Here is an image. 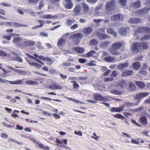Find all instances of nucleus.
Here are the masks:
<instances>
[{"instance_id": "nucleus-1", "label": "nucleus", "mask_w": 150, "mask_h": 150, "mask_svg": "<svg viewBox=\"0 0 150 150\" xmlns=\"http://www.w3.org/2000/svg\"><path fill=\"white\" fill-rule=\"evenodd\" d=\"M123 45V43L121 41L115 42L112 44L111 47L108 49L110 53L112 55H117L120 54V53L117 50Z\"/></svg>"}, {"instance_id": "nucleus-2", "label": "nucleus", "mask_w": 150, "mask_h": 150, "mask_svg": "<svg viewBox=\"0 0 150 150\" xmlns=\"http://www.w3.org/2000/svg\"><path fill=\"white\" fill-rule=\"evenodd\" d=\"M116 0H112L106 3L105 8L108 12H112L116 9Z\"/></svg>"}, {"instance_id": "nucleus-3", "label": "nucleus", "mask_w": 150, "mask_h": 150, "mask_svg": "<svg viewBox=\"0 0 150 150\" xmlns=\"http://www.w3.org/2000/svg\"><path fill=\"white\" fill-rule=\"evenodd\" d=\"M130 50L133 54L141 52H142V48H140V42H135L133 43L131 45Z\"/></svg>"}, {"instance_id": "nucleus-4", "label": "nucleus", "mask_w": 150, "mask_h": 150, "mask_svg": "<svg viewBox=\"0 0 150 150\" xmlns=\"http://www.w3.org/2000/svg\"><path fill=\"white\" fill-rule=\"evenodd\" d=\"M83 35L80 33H76L73 35L69 37V38L74 40L73 42L74 44L77 45L80 41L81 38L83 37Z\"/></svg>"}, {"instance_id": "nucleus-5", "label": "nucleus", "mask_w": 150, "mask_h": 150, "mask_svg": "<svg viewBox=\"0 0 150 150\" xmlns=\"http://www.w3.org/2000/svg\"><path fill=\"white\" fill-rule=\"evenodd\" d=\"M93 98L97 101H108L109 100V99L108 98L97 93L94 95Z\"/></svg>"}, {"instance_id": "nucleus-6", "label": "nucleus", "mask_w": 150, "mask_h": 150, "mask_svg": "<svg viewBox=\"0 0 150 150\" xmlns=\"http://www.w3.org/2000/svg\"><path fill=\"white\" fill-rule=\"evenodd\" d=\"M64 6L67 9H71L73 6V4L71 0H64Z\"/></svg>"}, {"instance_id": "nucleus-7", "label": "nucleus", "mask_w": 150, "mask_h": 150, "mask_svg": "<svg viewBox=\"0 0 150 150\" xmlns=\"http://www.w3.org/2000/svg\"><path fill=\"white\" fill-rule=\"evenodd\" d=\"M149 95V93L148 92L141 93L137 94L135 98L136 99L140 100L141 99Z\"/></svg>"}, {"instance_id": "nucleus-8", "label": "nucleus", "mask_w": 150, "mask_h": 150, "mask_svg": "<svg viewBox=\"0 0 150 150\" xmlns=\"http://www.w3.org/2000/svg\"><path fill=\"white\" fill-rule=\"evenodd\" d=\"M22 38L19 37H15L13 40V42L18 47H21L22 45L21 42L22 40Z\"/></svg>"}, {"instance_id": "nucleus-9", "label": "nucleus", "mask_w": 150, "mask_h": 150, "mask_svg": "<svg viewBox=\"0 0 150 150\" xmlns=\"http://www.w3.org/2000/svg\"><path fill=\"white\" fill-rule=\"evenodd\" d=\"M98 55V54L96 51L94 50H91L85 55V57H92L94 58L97 57Z\"/></svg>"}, {"instance_id": "nucleus-10", "label": "nucleus", "mask_w": 150, "mask_h": 150, "mask_svg": "<svg viewBox=\"0 0 150 150\" xmlns=\"http://www.w3.org/2000/svg\"><path fill=\"white\" fill-rule=\"evenodd\" d=\"M125 107L124 106H122L117 108L112 107L110 110V112H120L124 110Z\"/></svg>"}, {"instance_id": "nucleus-11", "label": "nucleus", "mask_w": 150, "mask_h": 150, "mask_svg": "<svg viewBox=\"0 0 150 150\" xmlns=\"http://www.w3.org/2000/svg\"><path fill=\"white\" fill-rule=\"evenodd\" d=\"M123 17L120 14H115L112 16L111 17L112 21H118L122 20L123 18Z\"/></svg>"}, {"instance_id": "nucleus-12", "label": "nucleus", "mask_w": 150, "mask_h": 150, "mask_svg": "<svg viewBox=\"0 0 150 150\" xmlns=\"http://www.w3.org/2000/svg\"><path fill=\"white\" fill-rule=\"evenodd\" d=\"M81 6L83 10V13L85 14L88 13L89 11V8L88 5L86 3H82Z\"/></svg>"}, {"instance_id": "nucleus-13", "label": "nucleus", "mask_w": 150, "mask_h": 150, "mask_svg": "<svg viewBox=\"0 0 150 150\" xmlns=\"http://www.w3.org/2000/svg\"><path fill=\"white\" fill-rule=\"evenodd\" d=\"M48 88L52 90H61L62 88V86L55 83H53L49 85Z\"/></svg>"}, {"instance_id": "nucleus-14", "label": "nucleus", "mask_w": 150, "mask_h": 150, "mask_svg": "<svg viewBox=\"0 0 150 150\" xmlns=\"http://www.w3.org/2000/svg\"><path fill=\"white\" fill-rule=\"evenodd\" d=\"M129 30V28L128 27L120 28L119 33L122 35H126L128 33Z\"/></svg>"}, {"instance_id": "nucleus-15", "label": "nucleus", "mask_w": 150, "mask_h": 150, "mask_svg": "<svg viewBox=\"0 0 150 150\" xmlns=\"http://www.w3.org/2000/svg\"><path fill=\"white\" fill-rule=\"evenodd\" d=\"M139 121L141 124L146 125L148 124V121L146 117L145 116H141L139 118Z\"/></svg>"}, {"instance_id": "nucleus-16", "label": "nucleus", "mask_w": 150, "mask_h": 150, "mask_svg": "<svg viewBox=\"0 0 150 150\" xmlns=\"http://www.w3.org/2000/svg\"><path fill=\"white\" fill-rule=\"evenodd\" d=\"M81 11V7L80 4H78L76 5L73 10V12L75 15H79Z\"/></svg>"}, {"instance_id": "nucleus-17", "label": "nucleus", "mask_w": 150, "mask_h": 150, "mask_svg": "<svg viewBox=\"0 0 150 150\" xmlns=\"http://www.w3.org/2000/svg\"><path fill=\"white\" fill-rule=\"evenodd\" d=\"M128 22L130 23L137 24L141 22L142 20L139 18H134L130 19Z\"/></svg>"}, {"instance_id": "nucleus-18", "label": "nucleus", "mask_w": 150, "mask_h": 150, "mask_svg": "<svg viewBox=\"0 0 150 150\" xmlns=\"http://www.w3.org/2000/svg\"><path fill=\"white\" fill-rule=\"evenodd\" d=\"M97 35L99 38L100 40H104L107 38H110V37L106 34L100 33H97Z\"/></svg>"}, {"instance_id": "nucleus-19", "label": "nucleus", "mask_w": 150, "mask_h": 150, "mask_svg": "<svg viewBox=\"0 0 150 150\" xmlns=\"http://www.w3.org/2000/svg\"><path fill=\"white\" fill-rule=\"evenodd\" d=\"M134 72L131 70H127L124 71L121 74V75L122 77H126L128 76H130L132 75Z\"/></svg>"}, {"instance_id": "nucleus-20", "label": "nucleus", "mask_w": 150, "mask_h": 150, "mask_svg": "<svg viewBox=\"0 0 150 150\" xmlns=\"http://www.w3.org/2000/svg\"><path fill=\"white\" fill-rule=\"evenodd\" d=\"M141 6V2L140 1H137L135 2L132 3L131 4L130 6L132 7L138 8H140Z\"/></svg>"}, {"instance_id": "nucleus-21", "label": "nucleus", "mask_w": 150, "mask_h": 150, "mask_svg": "<svg viewBox=\"0 0 150 150\" xmlns=\"http://www.w3.org/2000/svg\"><path fill=\"white\" fill-rule=\"evenodd\" d=\"M76 52L78 53L82 54L83 53L85 50L84 47H75L73 48Z\"/></svg>"}, {"instance_id": "nucleus-22", "label": "nucleus", "mask_w": 150, "mask_h": 150, "mask_svg": "<svg viewBox=\"0 0 150 150\" xmlns=\"http://www.w3.org/2000/svg\"><path fill=\"white\" fill-rule=\"evenodd\" d=\"M135 83L138 87L140 88H143L145 86V83L141 81H135Z\"/></svg>"}, {"instance_id": "nucleus-23", "label": "nucleus", "mask_w": 150, "mask_h": 150, "mask_svg": "<svg viewBox=\"0 0 150 150\" xmlns=\"http://www.w3.org/2000/svg\"><path fill=\"white\" fill-rule=\"evenodd\" d=\"M93 30V29L90 27L85 28L83 29V32L86 35L91 34Z\"/></svg>"}, {"instance_id": "nucleus-24", "label": "nucleus", "mask_w": 150, "mask_h": 150, "mask_svg": "<svg viewBox=\"0 0 150 150\" xmlns=\"http://www.w3.org/2000/svg\"><path fill=\"white\" fill-rule=\"evenodd\" d=\"M24 79L19 80L16 81H8L5 80L6 81L8 82L10 84L18 85L19 84H22L23 82V81Z\"/></svg>"}, {"instance_id": "nucleus-25", "label": "nucleus", "mask_w": 150, "mask_h": 150, "mask_svg": "<svg viewBox=\"0 0 150 150\" xmlns=\"http://www.w3.org/2000/svg\"><path fill=\"white\" fill-rule=\"evenodd\" d=\"M140 48H142V51L144 50H146L148 49L149 46L146 42H142L140 43Z\"/></svg>"}, {"instance_id": "nucleus-26", "label": "nucleus", "mask_w": 150, "mask_h": 150, "mask_svg": "<svg viewBox=\"0 0 150 150\" xmlns=\"http://www.w3.org/2000/svg\"><path fill=\"white\" fill-rule=\"evenodd\" d=\"M66 42V40L61 37L58 40L57 44V45L59 47L62 46L63 45L65 44Z\"/></svg>"}, {"instance_id": "nucleus-27", "label": "nucleus", "mask_w": 150, "mask_h": 150, "mask_svg": "<svg viewBox=\"0 0 150 150\" xmlns=\"http://www.w3.org/2000/svg\"><path fill=\"white\" fill-rule=\"evenodd\" d=\"M110 44V42L109 41H105L101 43L100 46L103 48H106L109 46Z\"/></svg>"}, {"instance_id": "nucleus-28", "label": "nucleus", "mask_w": 150, "mask_h": 150, "mask_svg": "<svg viewBox=\"0 0 150 150\" xmlns=\"http://www.w3.org/2000/svg\"><path fill=\"white\" fill-rule=\"evenodd\" d=\"M107 32L109 34L113 35L115 37H116L117 36V33L116 32L114 31L112 29L110 28H108Z\"/></svg>"}, {"instance_id": "nucleus-29", "label": "nucleus", "mask_w": 150, "mask_h": 150, "mask_svg": "<svg viewBox=\"0 0 150 150\" xmlns=\"http://www.w3.org/2000/svg\"><path fill=\"white\" fill-rule=\"evenodd\" d=\"M118 85L121 88L125 87L127 85L126 81L124 80H122L119 81L117 83Z\"/></svg>"}, {"instance_id": "nucleus-30", "label": "nucleus", "mask_w": 150, "mask_h": 150, "mask_svg": "<svg viewBox=\"0 0 150 150\" xmlns=\"http://www.w3.org/2000/svg\"><path fill=\"white\" fill-rule=\"evenodd\" d=\"M105 61L108 62H110L114 61L115 60L114 57L110 56L106 57L104 58Z\"/></svg>"}, {"instance_id": "nucleus-31", "label": "nucleus", "mask_w": 150, "mask_h": 150, "mask_svg": "<svg viewBox=\"0 0 150 150\" xmlns=\"http://www.w3.org/2000/svg\"><path fill=\"white\" fill-rule=\"evenodd\" d=\"M15 27H28V25H23L21 23L17 22L12 23V26Z\"/></svg>"}, {"instance_id": "nucleus-32", "label": "nucleus", "mask_w": 150, "mask_h": 150, "mask_svg": "<svg viewBox=\"0 0 150 150\" xmlns=\"http://www.w3.org/2000/svg\"><path fill=\"white\" fill-rule=\"evenodd\" d=\"M110 92L112 94L116 95H121L122 93V92L121 91L115 89H112L110 91Z\"/></svg>"}, {"instance_id": "nucleus-33", "label": "nucleus", "mask_w": 150, "mask_h": 150, "mask_svg": "<svg viewBox=\"0 0 150 150\" xmlns=\"http://www.w3.org/2000/svg\"><path fill=\"white\" fill-rule=\"evenodd\" d=\"M26 84L30 85H37L38 84V82L31 80L26 81H25Z\"/></svg>"}, {"instance_id": "nucleus-34", "label": "nucleus", "mask_w": 150, "mask_h": 150, "mask_svg": "<svg viewBox=\"0 0 150 150\" xmlns=\"http://www.w3.org/2000/svg\"><path fill=\"white\" fill-rule=\"evenodd\" d=\"M133 69H139L141 66L140 63L139 62H134L133 64Z\"/></svg>"}, {"instance_id": "nucleus-35", "label": "nucleus", "mask_w": 150, "mask_h": 150, "mask_svg": "<svg viewBox=\"0 0 150 150\" xmlns=\"http://www.w3.org/2000/svg\"><path fill=\"white\" fill-rule=\"evenodd\" d=\"M128 65V64L127 63H125L119 64L117 66V68L118 69H122L127 67Z\"/></svg>"}, {"instance_id": "nucleus-36", "label": "nucleus", "mask_w": 150, "mask_h": 150, "mask_svg": "<svg viewBox=\"0 0 150 150\" xmlns=\"http://www.w3.org/2000/svg\"><path fill=\"white\" fill-rule=\"evenodd\" d=\"M28 62L30 65L33 66H35L36 68L39 69H40L42 67V66L40 64L36 62H30L28 61Z\"/></svg>"}, {"instance_id": "nucleus-37", "label": "nucleus", "mask_w": 150, "mask_h": 150, "mask_svg": "<svg viewBox=\"0 0 150 150\" xmlns=\"http://www.w3.org/2000/svg\"><path fill=\"white\" fill-rule=\"evenodd\" d=\"M75 21H76L75 19H72V20H71L69 19H68L66 21V24L67 25L70 26L73 23L75 22Z\"/></svg>"}, {"instance_id": "nucleus-38", "label": "nucleus", "mask_w": 150, "mask_h": 150, "mask_svg": "<svg viewBox=\"0 0 150 150\" xmlns=\"http://www.w3.org/2000/svg\"><path fill=\"white\" fill-rule=\"evenodd\" d=\"M71 82L73 83V88L74 89H78L79 87V85L77 82L75 81H71Z\"/></svg>"}, {"instance_id": "nucleus-39", "label": "nucleus", "mask_w": 150, "mask_h": 150, "mask_svg": "<svg viewBox=\"0 0 150 150\" xmlns=\"http://www.w3.org/2000/svg\"><path fill=\"white\" fill-rule=\"evenodd\" d=\"M98 43L97 40L95 39H93L90 40V45L91 46H94L97 45Z\"/></svg>"}, {"instance_id": "nucleus-40", "label": "nucleus", "mask_w": 150, "mask_h": 150, "mask_svg": "<svg viewBox=\"0 0 150 150\" xmlns=\"http://www.w3.org/2000/svg\"><path fill=\"white\" fill-rule=\"evenodd\" d=\"M147 72L146 69L142 68L141 70L139 71V73L142 75H146L147 74Z\"/></svg>"}, {"instance_id": "nucleus-41", "label": "nucleus", "mask_w": 150, "mask_h": 150, "mask_svg": "<svg viewBox=\"0 0 150 150\" xmlns=\"http://www.w3.org/2000/svg\"><path fill=\"white\" fill-rule=\"evenodd\" d=\"M12 60L13 61H17L21 63H22L23 62L22 58L21 57L18 56L13 57V58Z\"/></svg>"}, {"instance_id": "nucleus-42", "label": "nucleus", "mask_w": 150, "mask_h": 150, "mask_svg": "<svg viewBox=\"0 0 150 150\" xmlns=\"http://www.w3.org/2000/svg\"><path fill=\"white\" fill-rule=\"evenodd\" d=\"M113 117L118 119H123L125 118V117L122 115L120 114H117L116 115H112Z\"/></svg>"}, {"instance_id": "nucleus-43", "label": "nucleus", "mask_w": 150, "mask_h": 150, "mask_svg": "<svg viewBox=\"0 0 150 150\" xmlns=\"http://www.w3.org/2000/svg\"><path fill=\"white\" fill-rule=\"evenodd\" d=\"M137 13L139 16H141L145 14V11L144 9H142L137 11Z\"/></svg>"}, {"instance_id": "nucleus-44", "label": "nucleus", "mask_w": 150, "mask_h": 150, "mask_svg": "<svg viewBox=\"0 0 150 150\" xmlns=\"http://www.w3.org/2000/svg\"><path fill=\"white\" fill-rule=\"evenodd\" d=\"M41 98L43 99H45V100H53L56 101H57V102H61V100H59L55 99H52L51 98H49L48 97H42Z\"/></svg>"}, {"instance_id": "nucleus-45", "label": "nucleus", "mask_w": 150, "mask_h": 150, "mask_svg": "<svg viewBox=\"0 0 150 150\" xmlns=\"http://www.w3.org/2000/svg\"><path fill=\"white\" fill-rule=\"evenodd\" d=\"M129 87L132 91H134L135 89V84L132 83H130L129 84Z\"/></svg>"}, {"instance_id": "nucleus-46", "label": "nucleus", "mask_w": 150, "mask_h": 150, "mask_svg": "<svg viewBox=\"0 0 150 150\" xmlns=\"http://www.w3.org/2000/svg\"><path fill=\"white\" fill-rule=\"evenodd\" d=\"M53 17L50 14H47L44 15L42 16V19H50L53 18Z\"/></svg>"}, {"instance_id": "nucleus-47", "label": "nucleus", "mask_w": 150, "mask_h": 150, "mask_svg": "<svg viewBox=\"0 0 150 150\" xmlns=\"http://www.w3.org/2000/svg\"><path fill=\"white\" fill-rule=\"evenodd\" d=\"M140 101H139V102L137 104L134 103H129V102H127L126 103L127 106L128 107H133L137 105L139 103Z\"/></svg>"}, {"instance_id": "nucleus-48", "label": "nucleus", "mask_w": 150, "mask_h": 150, "mask_svg": "<svg viewBox=\"0 0 150 150\" xmlns=\"http://www.w3.org/2000/svg\"><path fill=\"white\" fill-rule=\"evenodd\" d=\"M118 75V73L115 70L113 71L110 74V76L111 77H117Z\"/></svg>"}, {"instance_id": "nucleus-49", "label": "nucleus", "mask_w": 150, "mask_h": 150, "mask_svg": "<svg viewBox=\"0 0 150 150\" xmlns=\"http://www.w3.org/2000/svg\"><path fill=\"white\" fill-rule=\"evenodd\" d=\"M127 1L126 0H119V3L120 5L123 6L126 5Z\"/></svg>"}, {"instance_id": "nucleus-50", "label": "nucleus", "mask_w": 150, "mask_h": 150, "mask_svg": "<svg viewBox=\"0 0 150 150\" xmlns=\"http://www.w3.org/2000/svg\"><path fill=\"white\" fill-rule=\"evenodd\" d=\"M28 46H31L34 45L35 43V42L31 40H28Z\"/></svg>"}, {"instance_id": "nucleus-51", "label": "nucleus", "mask_w": 150, "mask_h": 150, "mask_svg": "<svg viewBox=\"0 0 150 150\" xmlns=\"http://www.w3.org/2000/svg\"><path fill=\"white\" fill-rule=\"evenodd\" d=\"M139 139H138L137 140H136L134 139H132L131 140V142L134 144H139Z\"/></svg>"}, {"instance_id": "nucleus-52", "label": "nucleus", "mask_w": 150, "mask_h": 150, "mask_svg": "<svg viewBox=\"0 0 150 150\" xmlns=\"http://www.w3.org/2000/svg\"><path fill=\"white\" fill-rule=\"evenodd\" d=\"M0 56L6 57L7 56V54L3 50H0Z\"/></svg>"}, {"instance_id": "nucleus-53", "label": "nucleus", "mask_w": 150, "mask_h": 150, "mask_svg": "<svg viewBox=\"0 0 150 150\" xmlns=\"http://www.w3.org/2000/svg\"><path fill=\"white\" fill-rule=\"evenodd\" d=\"M44 6L43 1H41L39 3V5L38 6V9L41 10Z\"/></svg>"}, {"instance_id": "nucleus-54", "label": "nucleus", "mask_w": 150, "mask_h": 150, "mask_svg": "<svg viewBox=\"0 0 150 150\" xmlns=\"http://www.w3.org/2000/svg\"><path fill=\"white\" fill-rule=\"evenodd\" d=\"M21 45V47L28 46V40L26 41H23Z\"/></svg>"}, {"instance_id": "nucleus-55", "label": "nucleus", "mask_w": 150, "mask_h": 150, "mask_svg": "<svg viewBox=\"0 0 150 150\" xmlns=\"http://www.w3.org/2000/svg\"><path fill=\"white\" fill-rule=\"evenodd\" d=\"M114 79L112 78H106L104 79V81L105 82L110 81H113Z\"/></svg>"}, {"instance_id": "nucleus-56", "label": "nucleus", "mask_w": 150, "mask_h": 150, "mask_svg": "<svg viewBox=\"0 0 150 150\" xmlns=\"http://www.w3.org/2000/svg\"><path fill=\"white\" fill-rule=\"evenodd\" d=\"M3 38H4L7 39V40L8 41L11 40V36L10 35H4L3 36Z\"/></svg>"}, {"instance_id": "nucleus-57", "label": "nucleus", "mask_w": 150, "mask_h": 150, "mask_svg": "<svg viewBox=\"0 0 150 150\" xmlns=\"http://www.w3.org/2000/svg\"><path fill=\"white\" fill-rule=\"evenodd\" d=\"M88 79L87 77H79L78 78L79 80H80L81 81H85Z\"/></svg>"}, {"instance_id": "nucleus-58", "label": "nucleus", "mask_w": 150, "mask_h": 150, "mask_svg": "<svg viewBox=\"0 0 150 150\" xmlns=\"http://www.w3.org/2000/svg\"><path fill=\"white\" fill-rule=\"evenodd\" d=\"M53 4H59L61 0H50Z\"/></svg>"}, {"instance_id": "nucleus-59", "label": "nucleus", "mask_w": 150, "mask_h": 150, "mask_svg": "<svg viewBox=\"0 0 150 150\" xmlns=\"http://www.w3.org/2000/svg\"><path fill=\"white\" fill-rule=\"evenodd\" d=\"M60 77L63 79L64 80L67 78V75H64L62 73H61L59 74Z\"/></svg>"}, {"instance_id": "nucleus-60", "label": "nucleus", "mask_w": 150, "mask_h": 150, "mask_svg": "<svg viewBox=\"0 0 150 150\" xmlns=\"http://www.w3.org/2000/svg\"><path fill=\"white\" fill-rule=\"evenodd\" d=\"M4 25H5L6 26H12V23H11L9 22H4Z\"/></svg>"}, {"instance_id": "nucleus-61", "label": "nucleus", "mask_w": 150, "mask_h": 150, "mask_svg": "<svg viewBox=\"0 0 150 150\" xmlns=\"http://www.w3.org/2000/svg\"><path fill=\"white\" fill-rule=\"evenodd\" d=\"M74 133L76 135H78L80 136H81L82 135V133L81 131H75L74 132Z\"/></svg>"}, {"instance_id": "nucleus-62", "label": "nucleus", "mask_w": 150, "mask_h": 150, "mask_svg": "<svg viewBox=\"0 0 150 150\" xmlns=\"http://www.w3.org/2000/svg\"><path fill=\"white\" fill-rule=\"evenodd\" d=\"M110 71H111L110 70V69H109L107 70L104 73L103 75L105 76H108Z\"/></svg>"}, {"instance_id": "nucleus-63", "label": "nucleus", "mask_w": 150, "mask_h": 150, "mask_svg": "<svg viewBox=\"0 0 150 150\" xmlns=\"http://www.w3.org/2000/svg\"><path fill=\"white\" fill-rule=\"evenodd\" d=\"M78 61L81 63H84L86 62V60L85 59L80 58L79 59Z\"/></svg>"}, {"instance_id": "nucleus-64", "label": "nucleus", "mask_w": 150, "mask_h": 150, "mask_svg": "<svg viewBox=\"0 0 150 150\" xmlns=\"http://www.w3.org/2000/svg\"><path fill=\"white\" fill-rule=\"evenodd\" d=\"M46 60L47 61L49 62L50 63V64H52L53 63V61L51 59V58L50 57H46Z\"/></svg>"}]
</instances>
